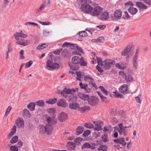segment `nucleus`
<instances>
[{
    "label": "nucleus",
    "instance_id": "39",
    "mask_svg": "<svg viewBox=\"0 0 151 151\" xmlns=\"http://www.w3.org/2000/svg\"><path fill=\"white\" fill-rule=\"evenodd\" d=\"M18 136H15L13 137L10 140V143L11 144L15 143L18 140Z\"/></svg>",
    "mask_w": 151,
    "mask_h": 151
},
{
    "label": "nucleus",
    "instance_id": "46",
    "mask_svg": "<svg viewBox=\"0 0 151 151\" xmlns=\"http://www.w3.org/2000/svg\"><path fill=\"white\" fill-rule=\"evenodd\" d=\"M41 126H44L42 125H40L39 126V129H40V132L42 134H43L45 132V128H43Z\"/></svg>",
    "mask_w": 151,
    "mask_h": 151
},
{
    "label": "nucleus",
    "instance_id": "42",
    "mask_svg": "<svg viewBox=\"0 0 151 151\" xmlns=\"http://www.w3.org/2000/svg\"><path fill=\"white\" fill-rule=\"evenodd\" d=\"M107 147L106 145H103L100 146V147L98 149V150H101L103 151H107Z\"/></svg>",
    "mask_w": 151,
    "mask_h": 151
},
{
    "label": "nucleus",
    "instance_id": "2",
    "mask_svg": "<svg viewBox=\"0 0 151 151\" xmlns=\"http://www.w3.org/2000/svg\"><path fill=\"white\" fill-rule=\"evenodd\" d=\"M78 88L70 89L69 88H65L63 91L60 92L62 95L66 98L68 101H75L77 99V97L73 95L76 91H78Z\"/></svg>",
    "mask_w": 151,
    "mask_h": 151
},
{
    "label": "nucleus",
    "instance_id": "47",
    "mask_svg": "<svg viewBox=\"0 0 151 151\" xmlns=\"http://www.w3.org/2000/svg\"><path fill=\"white\" fill-rule=\"evenodd\" d=\"M80 36L82 37H85L88 36L86 32L85 31H82L79 32L78 33Z\"/></svg>",
    "mask_w": 151,
    "mask_h": 151
},
{
    "label": "nucleus",
    "instance_id": "7",
    "mask_svg": "<svg viewBox=\"0 0 151 151\" xmlns=\"http://www.w3.org/2000/svg\"><path fill=\"white\" fill-rule=\"evenodd\" d=\"M140 50L139 47H137L136 50V52L132 58V64L133 68L135 70L138 67V57L139 55V53Z\"/></svg>",
    "mask_w": 151,
    "mask_h": 151
},
{
    "label": "nucleus",
    "instance_id": "4",
    "mask_svg": "<svg viewBox=\"0 0 151 151\" xmlns=\"http://www.w3.org/2000/svg\"><path fill=\"white\" fill-rule=\"evenodd\" d=\"M81 58L78 56L73 57L72 59V63H69V65L71 70H76L79 68V63H81Z\"/></svg>",
    "mask_w": 151,
    "mask_h": 151
},
{
    "label": "nucleus",
    "instance_id": "9",
    "mask_svg": "<svg viewBox=\"0 0 151 151\" xmlns=\"http://www.w3.org/2000/svg\"><path fill=\"white\" fill-rule=\"evenodd\" d=\"M84 79L86 82L89 83L90 85H91L92 87H94L96 89L97 86L94 83V80L90 75H87L85 76Z\"/></svg>",
    "mask_w": 151,
    "mask_h": 151
},
{
    "label": "nucleus",
    "instance_id": "41",
    "mask_svg": "<svg viewBox=\"0 0 151 151\" xmlns=\"http://www.w3.org/2000/svg\"><path fill=\"white\" fill-rule=\"evenodd\" d=\"M76 73L77 76L76 78V80L77 81H81V78H82L81 72L80 71L76 72Z\"/></svg>",
    "mask_w": 151,
    "mask_h": 151
},
{
    "label": "nucleus",
    "instance_id": "63",
    "mask_svg": "<svg viewBox=\"0 0 151 151\" xmlns=\"http://www.w3.org/2000/svg\"><path fill=\"white\" fill-rule=\"evenodd\" d=\"M98 42H102L104 41V38L103 37H99L97 38Z\"/></svg>",
    "mask_w": 151,
    "mask_h": 151
},
{
    "label": "nucleus",
    "instance_id": "8",
    "mask_svg": "<svg viewBox=\"0 0 151 151\" xmlns=\"http://www.w3.org/2000/svg\"><path fill=\"white\" fill-rule=\"evenodd\" d=\"M119 128H117V130L119 135L121 136H125L127 135V132L126 129L127 127H123V124L120 123L118 124Z\"/></svg>",
    "mask_w": 151,
    "mask_h": 151
},
{
    "label": "nucleus",
    "instance_id": "50",
    "mask_svg": "<svg viewBox=\"0 0 151 151\" xmlns=\"http://www.w3.org/2000/svg\"><path fill=\"white\" fill-rule=\"evenodd\" d=\"M37 105L39 106L42 107L44 106V102L42 100L36 102Z\"/></svg>",
    "mask_w": 151,
    "mask_h": 151
},
{
    "label": "nucleus",
    "instance_id": "19",
    "mask_svg": "<svg viewBox=\"0 0 151 151\" xmlns=\"http://www.w3.org/2000/svg\"><path fill=\"white\" fill-rule=\"evenodd\" d=\"M16 123L19 128H23L24 126V121L22 118H19L17 121H16Z\"/></svg>",
    "mask_w": 151,
    "mask_h": 151
},
{
    "label": "nucleus",
    "instance_id": "1",
    "mask_svg": "<svg viewBox=\"0 0 151 151\" xmlns=\"http://www.w3.org/2000/svg\"><path fill=\"white\" fill-rule=\"evenodd\" d=\"M62 59L58 56L52 57L51 60H48L46 63V68L48 70L53 71L60 67V64L62 62Z\"/></svg>",
    "mask_w": 151,
    "mask_h": 151
},
{
    "label": "nucleus",
    "instance_id": "45",
    "mask_svg": "<svg viewBox=\"0 0 151 151\" xmlns=\"http://www.w3.org/2000/svg\"><path fill=\"white\" fill-rule=\"evenodd\" d=\"M30 113L29 111L27 109H24L23 110V116H29L30 115Z\"/></svg>",
    "mask_w": 151,
    "mask_h": 151
},
{
    "label": "nucleus",
    "instance_id": "40",
    "mask_svg": "<svg viewBox=\"0 0 151 151\" xmlns=\"http://www.w3.org/2000/svg\"><path fill=\"white\" fill-rule=\"evenodd\" d=\"M113 93H114V95H115L116 97L121 99L124 98V96L121 94L119 93L117 91L113 92Z\"/></svg>",
    "mask_w": 151,
    "mask_h": 151
},
{
    "label": "nucleus",
    "instance_id": "58",
    "mask_svg": "<svg viewBox=\"0 0 151 151\" xmlns=\"http://www.w3.org/2000/svg\"><path fill=\"white\" fill-rule=\"evenodd\" d=\"M127 71V70H126V73L123 71H120L119 72V74L120 76H121L123 77H125L126 74V72Z\"/></svg>",
    "mask_w": 151,
    "mask_h": 151
},
{
    "label": "nucleus",
    "instance_id": "5",
    "mask_svg": "<svg viewBox=\"0 0 151 151\" xmlns=\"http://www.w3.org/2000/svg\"><path fill=\"white\" fill-rule=\"evenodd\" d=\"M128 141V138L126 137L125 138L124 137H121L119 138H117L116 139H114V141L116 143H119L120 145H119L118 148H122L123 147L125 146L127 143V142Z\"/></svg>",
    "mask_w": 151,
    "mask_h": 151
},
{
    "label": "nucleus",
    "instance_id": "55",
    "mask_svg": "<svg viewBox=\"0 0 151 151\" xmlns=\"http://www.w3.org/2000/svg\"><path fill=\"white\" fill-rule=\"evenodd\" d=\"M97 63L99 65H101V67L102 68L103 64V62L102 61L101 59L100 58H97Z\"/></svg>",
    "mask_w": 151,
    "mask_h": 151
},
{
    "label": "nucleus",
    "instance_id": "29",
    "mask_svg": "<svg viewBox=\"0 0 151 151\" xmlns=\"http://www.w3.org/2000/svg\"><path fill=\"white\" fill-rule=\"evenodd\" d=\"M17 127L15 125L13 126L12 129V131L9 133L7 135V137L8 139H10L12 137L13 135L16 133V131Z\"/></svg>",
    "mask_w": 151,
    "mask_h": 151
},
{
    "label": "nucleus",
    "instance_id": "18",
    "mask_svg": "<svg viewBox=\"0 0 151 151\" xmlns=\"http://www.w3.org/2000/svg\"><path fill=\"white\" fill-rule=\"evenodd\" d=\"M93 123L94 124V129L97 131H99L102 129L101 125L103 123V122L101 121H94Z\"/></svg>",
    "mask_w": 151,
    "mask_h": 151
},
{
    "label": "nucleus",
    "instance_id": "12",
    "mask_svg": "<svg viewBox=\"0 0 151 151\" xmlns=\"http://www.w3.org/2000/svg\"><path fill=\"white\" fill-rule=\"evenodd\" d=\"M16 43L19 45L26 46L29 45L30 42L29 40L20 38L17 40H16Z\"/></svg>",
    "mask_w": 151,
    "mask_h": 151
},
{
    "label": "nucleus",
    "instance_id": "64",
    "mask_svg": "<svg viewBox=\"0 0 151 151\" xmlns=\"http://www.w3.org/2000/svg\"><path fill=\"white\" fill-rule=\"evenodd\" d=\"M71 43L70 42H65L63 44L62 47H70Z\"/></svg>",
    "mask_w": 151,
    "mask_h": 151
},
{
    "label": "nucleus",
    "instance_id": "38",
    "mask_svg": "<svg viewBox=\"0 0 151 151\" xmlns=\"http://www.w3.org/2000/svg\"><path fill=\"white\" fill-rule=\"evenodd\" d=\"M57 100V99L55 98L53 99H50L49 101H46V102L47 103L49 104H53L55 103Z\"/></svg>",
    "mask_w": 151,
    "mask_h": 151
},
{
    "label": "nucleus",
    "instance_id": "32",
    "mask_svg": "<svg viewBox=\"0 0 151 151\" xmlns=\"http://www.w3.org/2000/svg\"><path fill=\"white\" fill-rule=\"evenodd\" d=\"M84 130L83 127L81 126H78L76 129V134L79 135L81 134Z\"/></svg>",
    "mask_w": 151,
    "mask_h": 151
},
{
    "label": "nucleus",
    "instance_id": "49",
    "mask_svg": "<svg viewBox=\"0 0 151 151\" xmlns=\"http://www.w3.org/2000/svg\"><path fill=\"white\" fill-rule=\"evenodd\" d=\"M81 63H79V65L84 66L87 65V63L85 61L82 57H81Z\"/></svg>",
    "mask_w": 151,
    "mask_h": 151
},
{
    "label": "nucleus",
    "instance_id": "37",
    "mask_svg": "<svg viewBox=\"0 0 151 151\" xmlns=\"http://www.w3.org/2000/svg\"><path fill=\"white\" fill-rule=\"evenodd\" d=\"M48 46L47 45H46L45 43L43 44L42 45L40 44L37 47V50H40L44 48L47 47Z\"/></svg>",
    "mask_w": 151,
    "mask_h": 151
},
{
    "label": "nucleus",
    "instance_id": "6",
    "mask_svg": "<svg viewBox=\"0 0 151 151\" xmlns=\"http://www.w3.org/2000/svg\"><path fill=\"white\" fill-rule=\"evenodd\" d=\"M115 61L110 59H106L103 61L102 68L104 69H109L111 65L114 64Z\"/></svg>",
    "mask_w": 151,
    "mask_h": 151
},
{
    "label": "nucleus",
    "instance_id": "62",
    "mask_svg": "<svg viewBox=\"0 0 151 151\" xmlns=\"http://www.w3.org/2000/svg\"><path fill=\"white\" fill-rule=\"evenodd\" d=\"M118 121L119 120L115 117H113L112 119V122L114 124H116L118 122Z\"/></svg>",
    "mask_w": 151,
    "mask_h": 151
},
{
    "label": "nucleus",
    "instance_id": "52",
    "mask_svg": "<svg viewBox=\"0 0 151 151\" xmlns=\"http://www.w3.org/2000/svg\"><path fill=\"white\" fill-rule=\"evenodd\" d=\"M33 62L32 60H30L26 63L25 65V67L26 68H28L32 64Z\"/></svg>",
    "mask_w": 151,
    "mask_h": 151
},
{
    "label": "nucleus",
    "instance_id": "24",
    "mask_svg": "<svg viewBox=\"0 0 151 151\" xmlns=\"http://www.w3.org/2000/svg\"><path fill=\"white\" fill-rule=\"evenodd\" d=\"M128 86L127 84H124L120 86L119 91L120 92L124 93L127 91Z\"/></svg>",
    "mask_w": 151,
    "mask_h": 151
},
{
    "label": "nucleus",
    "instance_id": "25",
    "mask_svg": "<svg viewBox=\"0 0 151 151\" xmlns=\"http://www.w3.org/2000/svg\"><path fill=\"white\" fill-rule=\"evenodd\" d=\"M109 17V13L107 12H103L100 16V19L102 20H104L108 19Z\"/></svg>",
    "mask_w": 151,
    "mask_h": 151
},
{
    "label": "nucleus",
    "instance_id": "26",
    "mask_svg": "<svg viewBox=\"0 0 151 151\" xmlns=\"http://www.w3.org/2000/svg\"><path fill=\"white\" fill-rule=\"evenodd\" d=\"M127 63H116L115 65L116 67L121 69H124L127 66Z\"/></svg>",
    "mask_w": 151,
    "mask_h": 151
},
{
    "label": "nucleus",
    "instance_id": "56",
    "mask_svg": "<svg viewBox=\"0 0 151 151\" xmlns=\"http://www.w3.org/2000/svg\"><path fill=\"white\" fill-rule=\"evenodd\" d=\"M123 18L124 19H128L130 18V16L127 12H124L123 15Z\"/></svg>",
    "mask_w": 151,
    "mask_h": 151
},
{
    "label": "nucleus",
    "instance_id": "28",
    "mask_svg": "<svg viewBox=\"0 0 151 151\" xmlns=\"http://www.w3.org/2000/svg\"><path fill=\"white\" fill-rule=\"evenodd\" d=\"M114 15L116 19H119L122 16V12L120 10H116L114 12Z\"/></svg>",
    "mask_w": 151,
    "mask_h": 151
},
{
    "label": "nucleus",
    "instance_id": "16",
    "mask_svg": "<svg viewBox=\"0 0 151 151\" xmlns=\"http://www.w3.org/2000/svg\"><path fill=\"white\" fill-rule=\"evenodd\" d=\"M43 128L45 129V133L47 134H50L52 133L53 130V128L52 124H48L45 126H42Z\"/></svg>",
    "mask_w": 151,
    "mask_h": 151
},
{
    "label": "nucleus",
    "instance_id": "48",
    "mask_svg": "<svg viewBox=\"0 0 151 151\" xmlns=\"http://www.w3.org/2000/svg\"><path fill=\"white\" fill-rule=\"evenodd\" d=\"M10 1L9 0H3V7H6L9 4Z\"/></svg>",
    "mask_w": 151,
    "mask_h": 151
},
{
    "label": "nucleus",
    "instance_id": "21",
    "mask_svg": "<svg viewBox=\"0 0 151 151\" xmlns=\"http://www.w3.org/2000/svg\"><path fill=\"white\" fill-rule=\"evenodd\" d=\"M118 115L120 119L123 121H125L127 118V116L124 113L122 110H120L118 111Z\"/></svg>",
    "mask_w": 151,
    "mask_h": 151
},
{
    "label": "nucleus",
    "instance_id": "23",
    "mask_svg": "<svg viewBox=\"0 0 151 151\" xmlns=\"http://www.w3.org/2000/svg\"><path fill=\"white\" fill-rule=\"evenodd\" d=\"M136 5L137 7H138L139 9H147V6L145 5L142 2H136Z\"/></svg>",
    "mask_w": 151,
    "mask_h": 151
},
{
    "label": "nucleus",
    "instance_id": "53",
    "mask_svg": "<svg viewBox=\"0 0 151 151\" xmlns=\"http://www.w3.org/2000/svg\"><path fill=\"white\" fill-rule=\"evenodd\" d=\"M91 133V131L90 130H87L84 131L83 134V136L84 137H86L88 135Z\"/></svg>",
    "mask_w": 151,
    "mask_h": 151
},
{
    "label": "nucleus",
    "instance_id": "27",
    "mask_svg": "<svg viewBox=\"0 0 151 151\" xmlns=\"http://www.w3.org/2000/svg\"><path fill=\"white\" fill-rule=\"evenodd\" d=\"M67 146L74 150L75 149L76 145L75 142H69L67 143Z\"/></svg>",
    "mask_w": 151,
    "mask_h": 151
},
{
    "label": "nucleus",
    "instance_id": "13",
    "mask_svg": "<svg viewBox=\"0 0 151 151\" xmlns=\"http://www.w3.org/2000/svg\"><path fill=\"white\" fill-rule=\"evenodd\" d=\"M89 104L92 106H95L96 105L98 102V99L97 97L92 96L90 97L88 100Z\"/></svg>",
    "mask_w": 151,
    "mask_h": 151
},
{
    "label": "nucleus",
    "instance_id": "51",
    "mask_svg": "<svg viewBox=\"0 0 151 151\" xmlns=\"http://www.w3.org/2000/svg\"><path fill=\"white\" fill-rule=\"evenodd\" d=\"M79 85L81 88L82 89H86L88 87V85L86 84H83L82 82H81L79 83Z\"/></svg>",
    "mask_w": 151,
    "mask_h": 151
},
{
    "label": "nucleus",
    "instance_id": "35",
    "mask_svg": "<svg viewBox=\"0 0 151 151\" xmlns=\"http://www.w3.org/2000/svg\"><path fill=\"white\" fill-rule=\"evenodd\" d=\"M81 98L84 100H88L90 97L89 95L85 94H82L80 95Z\"/></svg>",
    "mask_w": 151,
    "mask_h": 151
},
{
    "label": "nucleus",
    "instance_id": "61",
    "mask_svg": "<svg viewBox=\"0 0 151 151\" xmlns=\"http://www.w3.org/2000/svg\"><path fill=\"white\" fill-rule=\"evenodd\" d=\"M100 133L99 132L97 131L93 133V136L96 138L100 135Z\"/></svg>",
    "mask_w": 151,
    "mask_h": 151
},
{
    "label": "nucleus",
    "instance_id": "14",
    "mask_svg": "<svg viewBox=\"0 0 151 151\" xmlns=\"http://www.w3.org/2000/svg\"><path fill=\"white\" fill-rule=\"evenodd\" d=\"M132 47V45H129L125 47L121 52L122 56H126L128 54L131 53V49Z\"/></svg>",
    "mask_w": 151,
    "mask_h": 151
},
{
    "label": "nucleus",
    "instance_id": "10",
    "mask_svg": "<svg viewBox=\"0 0 151 151\" xmlns=\"http://www.w3.org/2000/svg\"><path fill=\"white\" fill-rule=\"evenodd\" d=\"M132 73V71L131 70L127 69L126 74L124 77L125 80L127 83L132 82L134 81L133 78L131 74Z\"/></svg>",
    "mask_w": 151,
    "mask_h": 151
},
{
    "label": "nucleus",
    "instance_id": "11",
    "mask_svg": "<svg viewBox=\"0 0 151 151\" xmlns=\"http://www.w3.org/2000/svg\"><path fill=\"white\" fill-rule=\"evenodd\" d=\"M103 11V9L100 6H96L93 8L91 15L93 16H97L99 15Z\"/></svg>",
    "mask_w": 151,
    "mask_h": 151
},
{
    "label": "nucleus",
    "instance_id": "34",
    "mask_svg": "<svg viewBox=\"0 0 151 151\" xmlns=\"http://www.w3.org/2000/svg\"><path fill=\"white\" fill-rule=\"evenodd\" d=\"M69 51L68 50L65 49L61 53V55L63 58L67 57Z\"/></svg>",
    "mask_w": 151,
    "mask_h": 151
},
{
    "label": "nucleus",
    "instance_id": "36",
    "mask_svg": "<svg viewBox=\"0 0 151 151\" xmlns=\"http://www.w3.org/2000/svg\"><path fill=\"white\" fill-rule=\"evenodd\" d=\"M101 138L104 142H106L109 140L108 135L106 133H104L101 136Z\"/></svg>",
    "mask_w": 151,
    "mask_h": 151
},
{
    "label": "nucleus",
    "instance_id": "15",
    "mask_svg": "<svg viewBox=\"0 0 151 151\" xmlns=\"http://www.w3.org/2000/svg\"><path fill=\"white\" fill-rule=\"evenodd\" d=\"M14 36L16 40L20 39V38H19V37L26 38L27 37V35L24 34L22 31H21L20 32H16Z\"/></svg>",
    "mask_w": 151,
    "mask_h": 151
},
{
    "label": "nucleus",
    "instance_id": "54",
    "mask_svg": "<svg viewBox=\"0 0 151 151\" xmlns=\"http://www.w3.org/2000/svg\"><path fill=\"white\" fill-rule=\"evenodd\" d=\"M18 147L16 146H12L10 147V150L12 151H18Z\"/></svg>",
    "mask_w": 151,
    "mask_h": 151
},
{
    "label": "nucleus",
    "instance_id": "20",
    "mask_svg": "<svg viewBox=\"0 0 151 151\" xmlns=\"http://www.w3.org/2000/svg\"><path fill=\"white\" fill-rule=\"evenodd\" d=\"M57 105L59 106L66 108L68 107V105L65 101L64 99H60L58 100Z\"/></svg>",
    "mask_w": 151,
    "mask_h": 151
},
{
    "label": "nucleus",
    "instance_id": "57",
    "mask_svg": "<svg viewBox=\"0 0 151 151\" xmlns=\"http://www.w3.org/2000/svg\"><path fill=\"white\" fill-rule=\"evenodd\" d=\"M46 121L48 123V124H50V123L51 124H52V118L50 116H47L46 119Z\"/></svg>",
    "mask_w": 151,
    "mask_h": 151
},
{
    "label": "nucleus",
    "instance_id": "31",
    "mask_svg": "<svg viewBox=\"0 0 151 151\" xmlns=\"http://www.w3.org/2000/svg\"><path fill=\"white\" fill-rule=\"evenodd\" d=\"M78 111H80L81 113H84L86 111L89 110V108L86 106H84L81 107H79V108H78Z\"/></svg>",
    "mask_w": 151,
    "mask_h": 151
},
{
    "label": "nucleus",
    "instance_id": "60",
    "mask_svg": "<svg viewBox=\"0 0 151 151\" xmlns=\"http://www.w3.org/2000/svg\"><path fill=\"white\" fill-rule=\"evenodd\" d=\"M140 96L139 95L137 97H135V98L137 102L141 104L142 100L140 99Z\"/></svg>",
    "mask_w": 151,
    "mask_h": 151
},
{
    "label": "nucleus",
    "instance_id": "30",
    "mask_svg": "<svg viewBox=\"0 0 151 151\" xmlns=\"http://www.w3.org/2000/svg\"><path fill=\"white\" fill-rule=\"evenodd\" d=\"M128 10L129 12L132 15L134 14L138 11V10L137 8L132 7H131L128 8Z\"/></svg>",
    "mask_w": 151,
    "mask_h": 151
},
{
    "label": "nucleus",
    "instance_id": "44",
    "mask_svg": "<svg viewBox=\"0 0 151 151\" xmlns=\"http://www.w3.org/2000/svg\"><path fill=\"white\" fill-rule=\"evenodd\" d=\"M84 126L87 128L92 129L94 128L93 124L90 123H86L85 124Z\"/></svg>",
    "mask_w": 151,
    "mask_h": 151
},
{
    "label": "nucleus",
    "instance_id": "3",
    "mask_svg": "<svg viewBox=\"0 0 151 151\" xmlns=\"http://www.w3.org/2000/svg\"><path fill=\"white\" fill-rule=\"evenodd\" d=\"M86 2H83L80 0L81 4L80 7V10L84 13H91L92 10L93 8L88 4L91 2L90 0H86Z\"/></svg>",
    "mask_w": 151,
    "mask_h": 151
},
{
    "label": "nucleus",
    "instance_id": "33",
    "mask_svg": "<svg viewBox=\"0 0 151 151\" xmlns=\"http://www.w3.org/2000/svg\"><path fill=\"white\" fill-rule=\"evenodd\" d=\"M35 104L34 103L31 102L27 106V108L31 111H34Z\"/></svg>",
    "mask_w": 151,
    "mask_h": 151
},
{
    "label": "nucleus",
    "instance_id": "22",
    "mask_svg": "<svg viewBox=\"0 0 151 151\" xmlns=\"http://www.w3.org/2000/svg\"><path fill=\"white\" fill-rule=\"evenodd\" d=\"M79 105L75 102H72L69 104V106L70 109H72L78 110Z\"/></svg>",
    "mask_w": 151,
    "mask_h": 151
},
{
    "label": "nucleus",
    "instance_id": "43",
    "mask_svg": "<svg viewBox=\"0 0 151 151\" xmlns=\"http://www.w3.org/2000/svg\"><path fill=\"white\" fill-rule=\"evenodd\" d=\"M82 147L85 148H90L91 149H93L94 148L90 144L88 143H85L83 145Z\"/></svg>",
    "mask_w": 151,
    "mask_h": 151
},
{
    "label": "nucleus",
    "instance_id": "17",
    "mask_svg": "<svg viewBox=\"0 0 151 151\" xmlns=\"http://www.w3.org/2000/svg\"><path fill=\"white\" fill-rule=\"evenodd\" d=\"M59 120L61 122H63L67 119L68 116L67 114L63 112L61 113L58 116Z\"/></svg>",
    "mask_w": 151,
    "mask_h": 151
},
{
    "label": "nucleus",
    "instance_id": "59",
    "mask_svg": "<svg viewBox=\"0 0 151 151\" xmlns=\"http://www.w3.org/2000/svg\"><path fill=\"white\" fill-rule=\"evenodd\" d=\"M99 88L101 89V91H102L106 95H108V92L106 90L103 86H100L99 87Z\"/></svg>",
    "mask_w": 151,
    "mask_h": 151
}]
</instances>
